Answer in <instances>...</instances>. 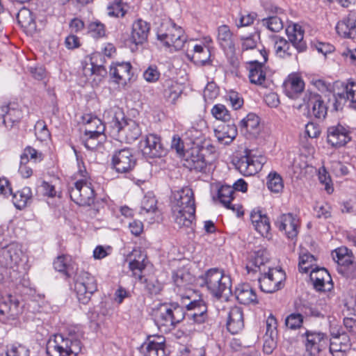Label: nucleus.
I'll use <instances>...</instances> for the list:
<instances>
[{"label":"nucleus","mask_w":356,"mask_h":356,"mask_svg":"<svg viewBox=\"0 0 356 356\" xmlns=\"http://www.w3.org/2000/svg\"><path fill=\"white\" fill-rule=\"evenodd\" d=\"M172 215L179 228L193 230L195 214V202L193 190L184 187L175 191L171 202Z\"/></svg>","instance_id":"obj_1"},{"label":"nucleus","mask_w":356,"mask_h":356,"mask_svg":"<svg viewBox=\"0 0 356 356\" xmlns=\"http://www.w3.org/2000/svg\"><path fill=\"white\" fill-rule=\"evenodd\" d=\"M154 322L159 329L168 332L185 318L183 307L177 303L161 304L154 311Z\"/></svg>","instance_id":"obj_2"},{"label":"nucleus","mask_w":356,"mask_h":356,"mask_svg":"<svg viewBox=\"0 0 356 356\" xmlns=\"http://www.w3.org/2000/svg\"><path fill=\"white\" fill-rule=\"evenodd\" d=\"M81 178L69 188L71 200L80 206H90L95 201V191L84 166L81 168L77 158Z\"/></svg>","instance_id":"obj_3"},{"label":"nucleus","mask_w":356,"mask_h":356,"mask_svg":"<svg viewBox=\"0 0 356 356\" xmlns=\"http://www.w3.org/2000/svg\"><path fill=\"white\" fill-rule=\"evenodd\" d=\"M81 350L80 340L74 339L71 334L70 338H65L60 334H55L47 344V353L49 356H75Z\"/></svg>","instance_id":"obj_4"},{"label":"nucleus","mask_w":356,"mask_h":356,"mask_svg":"<svg viewBox=\"0 0 356 356\" xmlns=\"http://www.w3.org/2000/svg\"><path fill=\"white\" fill-rule=\"evenodd\" d=\"M157 38L164 45L172 47L175 50L181 49L186 40L182 28L171 19H163L157 31Z\"/></svg>","instance_id":"obj_5"},{"label":"nucleus","mask_w":356,"mask_h":356,"mask_svg":"<svg viewBox=\"0 0 356 356\" xmlns=\"http://www.w3.org/2000/svg\"><path fill=\"white\" fill-rule=\"evenodd\" d=\"M122 112L118 108L112 121L113 131L118 134L120 140L131 143L137 140L142 134L141 127L136 121L124 119Z\"/></svg>","instance_id":"obj_6"},{"label":"nucleus","mask_w":356,"mask_h":356,"mask_svg":"<svg viewBox=\"0 0 356 356\" xmlns=\"http://www.w3.org/2000/svg\"><path fill=\"white\" fill-rule=\"evenodd\" d=\"M204 280L208 290L217 298L227 296L231 293L230 277L218 268L208 270Z\"/></svg>","instance_id":"obj_7"},{"label":"nucleus","mask_w":356,"mask_h":356,"mask_svg":"<svg viewBox=\"0 0 356 356\" xmlns=\"http://www.w3.org/2000/svg\"><path fill=\"white\" fill-rule=\"evenodd\" d=\"M266 162V158L256 156L252 150L246 149L244 154L236 156L233 160L235 168L244 176H252L260 171Z\"/></svg>","instance_id":"obj_8"},{"label":"nucleus","mask_w":356,"mask_h":356,"mask_svg":"<svg viewBox=\"0 0 356 356\" xmlns=\"http://www.w3.org/2000/svg\"><path fill=\"white\" fill-rule=\"evenodd\" d=\"M74 290L81 303H88L91 296L97 290L95 278L88 272H81L74 282Z\"/></svg>","instance_id":"obj_9"},{"label":"nucleus","mask_w":356,"mask_h":356,"mask_svg":"<svg viewBox=\"0 0 356 356\" xmlns=\"http://www.w3.org/2000/svg\"><path fill=\"white\" fill-rule=\"evenodd\" d=\"M258 281L261 290L265 293H272L284 287L285 273L277 268L268 267V271L261 273Z\"/></svg>","instance_id":"obj_10"},{"label":"nucleus","mask_w":356,"mask_h":356,"mask_svg":"<svg viewBox=\"0 0 356 356\" xmlns=\"http://www.w3.org/2000/svg\"><path fill=\"white\" fill-rule=\"evenodd\" d=\"M136 164V159L129 148L116 150L112 155L111 166L118 173L129 172Z\"/></svg>","instance_id":"obj_11"},{"label":"nucleus","mask_w":356,"mask_h":356,"mask_svg":"<svg viewBox=\"0 0 356 356\" xmlns=\"http://www.w3.org/2000/svg\"><path fill=\"white\" fill-rule=\"evenodd\" d=\"M142 154L147 158H159L166 154V149L161 143V139L155 134H149L139 143Z\"/></svg>","instance_id":"obj_12"},{"label":"nucleus","mask_w":356,"mask_h":356,"mask_svg":"<svg viewBox=\"0 0 356 356\" xmlns=\"http://www.w3.org/2000/svg\"><path fill=\"white\" fill-rule=\"evenodd\" d=\"M275 225L280 231L283 232L287 238L296 241L299 232V220L292 213H284L277 217Z\"/></svg>","instance_id":"obj_13"},{"label":"nucleus","mask_w":356,"mask_h":356,"mask_svg":"<svg viewBox=\"0 0 356 356\" xmlns=\"http://www.w3.org/2000/svg\"><path fill=\"white\" fill-rule=\"evenodd\" d=\"M258 52L262 58V61L252 60L250 62L248 76L252 83L262 85L266 80V72L264 70L263 65L268 60V54L264 49H259Z\"/></svg>","instance_id":"obj_14"},{"label":"nucleus","mask_w":356,"mask_h":356,"mask_svg":"<svg viewBox=\"0 0 356 356\" xmlns=\"http://www.w3.org/2000/svg\"><path fill=\"white\" fill-rule=\"evenodd\" d=\"M131 65L128 62L113 63L110 67V77L113 82L124 86L131 79Z\"/></svg>","instance_id":"obj_15"},{"label":"nucleus","mask_w":356,"mask_h":356,"mask_svg":"<svg viewBox=\"0 0 356 356\" xmlns=\"http://www.w3.org/2000/svg\"><path fill=\"white\" fill-rule=\"evenodd\" d=\"M165 338L161 335L148 337L140 347L144 356H165Z\"/></svg>","instance_id":"obj_16"},{"label":"nucleus","mask_w":356,"mask_h":356,"mask_svg":"<svg viewBox=\"0 0 356 356\" xmlns=\"http://www.w3.org/2000/svg\"><path fill=\"white\" fill-rule=\"evenodd\" d=\"M22 252L17 244L11 243L0 249V265L13 268L21 261Z\"/></svg>","instance_id":"obj_17"},{"label":"nucleus","mask_w":356,"mask_h":356,"mask_svg":"<svg viewBox=\"0 0 356 356\" xmlns=\"http://www.w3.org/2000/svg\"><path fill=\"white\" fill-rule=\"evenodd\" d=\"M350 139L349 130L341 124L332 126L327 129V141L332 147H342Z\"/></svg>","instance_id":"obj_18"},{"label":"nucleus","mask_w":356,"mask_h":356,"mask_svg":"<svg viewBox=\"0 0 356 356\" xmlns=\"http://www.w3.org/2000/svg\"><path fill=\"white\" fill-rule=\"evenodd\" d=\"M333 106L335 111L342 109L343 106L349 102V106L356 108V83H348L341 93L334 95Z\"/></svg>","instance_id":"obj_19"},{"label":"nucleus","mask_w":356,"mask_h":356,"mask_svg":"<svg viewBox=\"0 0 356 356\" xmlns=\"http://www.w3.org/2000/svg\"><path fill=\"white\" fill-rule=\"evenodd\" d=\"M269 262L268 251L265 249H260L252 254L246 265V270L248 273L257 272L261 273L266 271L268 267H270L268 265Z\"/></svg>","instance_id":"obj_20"},{"label":"nucleus","mask_w":356,"mask_h":356,"mask_svg":"<svg viewBox=\"0 0 356 356\" xmlns=\"http://www.w3.org/2000/svg\"><path fill=\"white\" fill-rule=\"evenodd\" d=\"M234 188L230 186H222L218 191V197L220 202L227 209L232 211L236 216H243L242 207L239 204H232L234 200Z\"/></svg>","instance_id":"obj_21"},{"label":"nucleus","mask_w":356,"mask_h":356,"mask_svg":"<svg viewBox=\"0 0 356 356\" xmlns=\"http://www.w3.org/2000/svg\"><path fill=\"white\" fill-rule=\"evenodd\" d=\"M185 316L196 323H202L207 318V307L202 300L191 301L186 305Z\"/></svg>","instance_id":"obj_22"},{"label":"nucleus","mask_w":356,"mask_h":356,"mask_svg":"<svg viewBox=\"0 0 356 356\" xmlns=\"http://www.w3.org/2000/svg\"><path fill=\"white\" fill-rule=\"evenodd\" d=\"M337 33L345 38L356 37V13L350 11L336 25Z\"/></svg>","instance_id":"obj_23"},{"label":"nucleus","mask_w":356,"mask_h":356,"mask_svg":"<svg viewBox=\"0 0 356 356\" xmlns=\"http://www.w3.org/2000/svg\"><path fill=\"white\" fill-rule=\"evenodd\" d=\"M350 346V336L346 333L337 334L330 339L329 350L332 356H346Z\"/></svg>","instance_id":"obj_24"},{"label":"nucleus","mask_w":356,"mask_h":356,"mask_svg":"<svg viewBox=\"0 0 356 356\" xmlns=\"http://www.w3.org/2000/svg\"><path fill=\"white\" fill-rule=\"evenodd\" d=\"M306 99L308 109L315 118L321 119L326 116L327 107L320 95L309 92L306 95L305 101Z\"/></svg>","instance_id":"obj_25"},{"label":"nucleus","mask_w":356,"mask_h":356,"mask_svg":"<svg viewBox=\"0 0 356 356\" xmlns=\"http://www.w3.org/2000/svg\"><path fill=\"white\" fill-rule=\"evenodd\" d=\"M305 88L302 79L297 74H291L283 83L285 95L291 99H296Z\"/></svg>","instance_id":"obj_26"},{"label":"nucleus","mask_w":356,"mask_h":356,"mask_svg":"<svg viewBox=\"0 0 356 356\" xmlns=\"http://www.w3.org/2000/svg\"><path fill=\"white\" fill-rule=\"evenodd\" d=\"M286 32L290 42L298 52H303L307 49V44L304 40V31L298 24L289 25Z\"/></svg>","instance_id":"obj_27"},{"label":"nucleus","mask_w":356,"mask_h":356,"mask_svg":"<svg viewBox=\"0 0 356 356\" xmlns=\"http://www.w3.org/2000/svg\"><path fill=\"white\" fill-rule=\"evenodd\" d=\"M0 117L2 118V123L7 128L11 129L19 122L22 112L10 105H3L0 106Z\"/></svg>","instance_id":"obj_28"},{"label":"nucleus","mask_w":356,"mask_h":356,"mask_svg":"<svg viewBox=\"0 0 356 356\" xmlns=\"http://www.w3.org/2000/svg\"><path fill=\"white\" fill-rule=\"evenodd\" d=\"M244 327L243 314L238 307H231L227 312V328L232 334H237Z\"/></svg>","instance_id":"obj_29"},{"label":"nucleus","mask_w":356,"mask_h":356,"mask_svg":"<svg viewBox=\"0 0 356 356\" xmlns=\"http://www.w3.org/2000/svg\"><path fill=\"white\" fill-rule=\"evenodd\" d=\"M310 277L317 291H330L332 287L330 275L325 268L312 270Z\"/></svg>","instance_id":"obj_30"},{"label":"nucleus","mask_w":356,"mask_h":356,"mask_svg":"<svg viewBox=\"0 0 356 356\" xmlns=\"http://www.w3.org/2000/svg\"><path fill=\"white\" fill-rule=\"evenodd\" d=\"M149 24L141 19L136 20L132 24L131 40L136 46L143 44L147 39L149 32Z\"/></svg>","instance_id":"obj_31"},{"label":"nucleus","mask_w":356,"mask_h":356,"mask_svg":"<svg viewBox=\"0 0 356 356\" xmlns=\"http://www.w3.org/2000/svg\"><path fill=\"white\" fill-rule=\"evenodd\" d=\"M217 42L225 51L235 52L233 33L227 25L223 24L217 29Z\"/></svg>","instance_id":"obj_32"},{"label":"nucleus","mask_w":356,"mask_h":356,"mask_svg":"<svg viewBox=\"0 0 356 356\" xmlns=\"http://www.w3.org/2000/svg\"><path fill=\"white\" fill-rule=\"evenodd\" d=\"M236 300L241 304L250 305L258 303L255 291L248 283L238 284L234 291Z\"/></svg>","instance_id":"obj_33"},{"label":"nucleus","mask_w":356,"mask_h":356,"mask_svg":"<svg viewBox=\"0 0 356 356\" xmlns=\"http://www.w3.org/2000/svg\"><path fill=\"white\" fill-rule=\"evenodd\" d=\"M145 259L146 255L140 250H134L130 255L129 268L132 272L133 276L139 280H141L143 270L146 267Z\"/></svg>","instance_id":"obj_34"},{"label":"nucleus","mask_w":356,"mask_h":356,"mask_svg":"<svg viewBox=\"0 0 356 356\" xmlns=\"http://www.w3.org/2000/svg\"><path fill=\"white\" fill-rule=\"evenodd\" d=\"M214 134L219 143L227 145L237 136V129L234 124H223L214 130Z\"/></svg>","instance_id":"obj_35"},{"label":"nucleus","mask_w":356,"mask_h":356,"mask_svg":"<svg viewBox=\"0 0 356 356\" xmlns=\"http://www.w3.org/2000/svg\"><path fill=\"white\" fill-rule=\"evenodd\" d=\"M84 120L86 136L99 137L104 134L105 126L99 118L88 115L84 118Z\"/></svg>","instance_id":"obj_36"},{"label":"nucleus","mask_w":356,"mask_h":356,"mask_svg":"<svg viewBox=\"0 0 356 356\" xmlns=\"http://www.w3.org/2000/svg\"><path fill=\"white\" fill-rule=\"evenodd\" d=\"M163 96L170 103H175L180 96L182 90L181 86L175 81L166 79L163 83Z\"/></svg>","instance_id":"obj_37"},{"label":"nucleus","mask_w":356,"mask_h":356,"mask_svg":"<svg viewBox=\"0 0 356 356\" xmlns=\"http://www.w3.org/2000/svg\"><path fill=\"white\" fill-rule=\"evenodd\" d=\"M272 41L277 56L282 58H288L292 56V49L286 39L278 35H274L272 37Z\"/></svg>","instance_id":"obj_38"},{"label":"nucleus","mask_w":356,"mask_h":356,"mask_svg":"<svg viewBox=\"0 0 356 356\" xmlns=\"http://www.w3.org/2000/svg\"><path fill=\"white\" fill-rule=\"evenodd\" d=\"M19 302L15 298L9 295L0 302V314L15 317L19 313Z\"/></svg>","instance_id":"obj_39"},{"label":"nucleus","mask_w":356,"mask_h":356,"mask_svg":"<svg viewBox=\"0 0 356 356\" xmlns=\"http://www.w3.org/2000/svg\"><path fill=\"white\" fill-rule=\"evenodd\" d=\"M17 20L19 24L28 31L32 32L36 30V24L31 10L22 8L17 14Z\"/></svg>","instance_id":"obj_40"},{"label":"nucleus","mask_w":356,"mask_h":356,"mask_svg":"<svg viewBox=\"0 0 356 356\" xmlns=\"http://www.w3.org/2000/svg\"><path fill=\"white\" fill-rule=\"evenodd\" d=\"M260 35L254 31L248 35H242L239 37V43L241 50L245 52L250 50H254L257 48V44L259 42Z\"/></svg>","instance_id":"obj_41"},{"label":"nucleus","mask_w":356,"mask_h":356,"mask_svg":"<svg viewBox=\"0 0 356 356\" xmlns=\"http://www.w3.org/2000/svg\"><path fill=\"white\" fill-rule=\"evenodd\" d=\"M259 118L254 113H249L240 122L241 130L254 134L258 132Z\"/></svg>","instance_id":"obj_42"},{"label":"nucleus","mask_w":356,"mask_h":356,"mask_svg":"<svg viewBox=\"0 0 356 356\" xmlns=\"http://www.w3.org/2000/svg\"><path fill=\"white\" fill-rule=\"evenodd\" d=\"M13 195V202L16 208L22 209L24 208L27 202L31 198V191L28 187L17 191L16 193L11 194Z\"/></svg>","instance_id":"obj_43"},{"label":"nucleus","mask_w":356,"mask_h":356,"mask_svg":"<svg viewBox=\"0 0 356 356\" xmlns=\"http://www.w3.org/2000/svg\"><path fill=\"white\" fill-rule=\"evenodd\" d=\"M194 55L193 58L202 65H205L209 63L211 57V51L209 47H203L201 44H195L193 47Z\"/></svg>","instance_id":"obj_44"},{"label":"nucleus","mask_w":356,"mask_h":356,"mask_svg":"<svg viewBox=\"0 0 356 356\" xmlns=\"http://www.w3.org/2000/svg\"><path fill=\"white\" fill-rule=\"evenodd\" d=\"M267 187L273 193H280L284 188L282 177L276 172H270L267 177Z\"/></svg>","instance_id":"obj_45"},{"label":"nucleus","mask_w":356,"mask_h":356,"mask_svg":"<svg viewBox=\"0 0 356 356\" xmlns=\"http://www.w3.org/2000/svg\"><path fill=\"white\" fill-rule=\"evenodd\" d=\"M156 200L152 194L145 195L142 200L140 213H152L156 210Z\"/></svg>","instance_id":"obj_46"},{"label":"nucleus","mask_w":356,"mask_h":356,"mask_svg":"<svg viewBox=\"0 0 356 356\" xmlns=\"http://www.w3.org/2000/svg\"><path fill=\"white\" fill-rule=\"evenodd\" d=\"M261 24L272 32H279L282 30L284 27L282 19L277 16H272L263 19Z\"/></svg>","instance_id":"obj_47"},{"label":"nucleus","mask_w":356,"mask_h":356,"mask_svg":"<svg viewBox=\"0 0 356 356\" xmlns=\"http://www.w3.org/2000/svg\"><path fill=\"white\" fill-rule=\"evenodd\" d=\"M88 32L94 38H102L106 34L105 26L97 20L92 22L88 26Z\"/></svg>","instance_id":"obj_48"},{"label":"nucleus","mask_w":356,"mask_h":356,"mask_svg":"<svg viewBox=\"0 0 356 356\" xmlns=\"http://www.w3.org/2000/svg\"><path fill=\"white\" fill-rule=\"evenodd\" d=\"M211 114L216 120L223 122H227L231 118L229 111L225 105L220 104H216L213 106Z\"/></svg>","instance_id":"obj_49"},{"label":"nucleus","mask_w":356,"mask_h":356,"mask_svg":"<svg viewBox=\"0 0 356 356\" xmlns=\"http://www.w3.org/2000/svg\"><path fill=\"white\" fill-rule=\"evenodd\" d=\"M299 259L298 266L300 271L307 273L315 261L314 257L309 253H302Z\"/></svg>","instance_id":"obj_50"},{"label":"nucleus","mask_w":356,"mask_h":356,"mask_svg":"<svg viewBox=\"0 0 356 356\" xmlns=\"http://www.w3.org/2000/svg\"><path fill=\"white\" fill-rule=\"evenodd\" d=\"M34 129L38 140L42 142L50 138V133L44 121L38 120L35 124Z\"/></svg>","instance_id":"obj_51"},{"label":"nucleus","mask_w":356,"mask_h":356,"mask_svg":"<svg viewBox=\"0 0 356 356\" xmlns=\"http://www.w3.org/2000/svg\"><path fill=\"white\" fill-rule=\"evenodd\" d=\"M70 261V258L68 256H58L54 262V268L59 272L64 273L67 277H69Z\"/></svg>","instance_id":"obj_52"},{"label":"nucleus","mask_w":356,"mask_h":356,"mask_svg":"<svg viewBox=\"0 0 356 356\" xmlns=\"http://www.w3.org/2000/svg\"><path fill=\"white\" fill-rule=\"evenodd\" d=\"M125 13L120 0L115 1L107 6V14L110 17H124Z\"/></svg>","instance_id":"obj_53"},{"label":"nucleus","mask_w":356,"mask_h":356,"mask_svg":"<svg viewBox=\"0 0 356 356\" xmlns=\"http://www.w3.org/2000/svg\"><path fill=\"white\" fill-rule=\"evenodd\" d=\"M316 216L318 218L327 219L331 216L332 208L326 202L317 203L314 207Z\"/></svg>","instance_id":"obj_54"},{"label":"nucleus","mask_w":356,"mask_h":356,"mask_svg":"<svg viewBox=\"0 0 356 356\" xmlns=\"http://www.w3.org/2000/svg\"><path fill=\"white\" fill-rule=\"evenodd\" d=\"M21 159L22 162H28L29 159L36 162L42 160V154L31 147H27L24 149Z\"/></svg>","instance_id":"obj_55"},{"label":"nucleus","mask_w":356,"mask_h":356,"mask_svg":"<svg viewBox=\"0 0 356 356\" xmlns=\"http://www.w3.org/2000/svg\"><path fill=\"white\" fill-rule=\"evenodd\" d=\"M318 179L320 182L325 186V190L327 193L330 194L333 192V187L331 178L324 167L319 169Z\"/></svg>","instance_id":"obj_56"},{"label":"nucleus","mask_w":356,"mask_h":356,"mask_svg":"<svg viewBox=\"0 0 356 356\" xmlns=\"http://www.w3.org/2000/svg\"><path fill=\"white\" fill-rule=\"evenodd\" d=\"M29 349L21 344L13 345L5 353L4 356H29Z\"/></svg>","instance_id":"obj_57"},{"label":"nucleus","mask_w":356,"mask_h":356,"mask_svg":"<svg viewBox=\"0 0 356 356\" xmlns=\"http://www.w3.org/2000/svg\"><path fill=\"white\" fill-rule=\"evenodd\" d=\"M219 95V89L213 83H209L204 90L203 97L206 102L210 103Z\"/></svg>","instance_id":"obj_58"},{"label":"nucleus","mask_w":356,"mask_h":356,"mask_svg":"<svg viewBox=\"0 0 356 356\" xmlns=\"http://www.w3.org/2000/svg\"><path fill=\"white\" fill-rule=\"evenodd\" d=\"M143 76L146 81L154 83L159 80L160 72L156 65H150L144 71Z\"/></svg>","instance_id":"obj_59"},{"label":"nucleus","mask_w":356,"mask_h":356,"mask_svg":"<svg viewBox=\"0 0 356 356\" xmlns=\"http://www.w3.org/2000/svg\"><path fill=\"white\" fill-rule=\"evenodd\" d=\"M302 321V316L300 314L294 313L290 314L286 318L285 324L291 330H296L301 326Z\"/></svg>","instance_id":"obj_60"},{"label":"nucleus","mask_w":356,"mask_h":356,"mask_svg":"<svg viewBox=\"0 0 356 356\" xmlns=\"http://www.w3.org/2000/svg\"><path fill=\"white\" fill-rule=\"evenodd\" d=\"M277 336L265 334L264 336V352L268 355L271 354L277 346Z\"/></svg>","instance_id":"obj_61"},{"label":"nucleus","mask_w":356,"mask_h":356,"mask_svg":"<svg viewBox=\"0 0 356 356\" xmlns=\"http://www.w3.org/2000/svg\"><path fill=\"white\" fill-rule=\"evenodd\" d=\"M93 72L94 75L92 77V81L96 85H98L107 74L106 69L102 65H95Z\"/></svg>","instance_id":"obj_62"},{"label":"nucleus","mask_w":356,"mask_h":356,"mask_svg":"<svg viewBox=\"0 0 356 356\" xmlns=\"http://www.w3.org/2000/svg\"><path fill=\"white\" fill-rule=\"evenodd\" d=\"M266 330L265 334L277 336V320L273 314H270V316L267 318L266 321Z\"/></svg>","instance_id":"obj_63"},{"label":"nucleus","mask_w":356,"mask_h":356,"mask_svg":"<svg viewBox=\"0 0 356 356\" xmlns=\"http://www.w3.org/2000/svg\"><path fill=\"white\" fill-rule=\"evenodd\" d=\"M186 160L191 163V168H194L198 171H202L206 168L207 164L202 156H194L192 155L190 159H187Z\"/></svg>","instance_id":"obj_64"}]
</instances>
